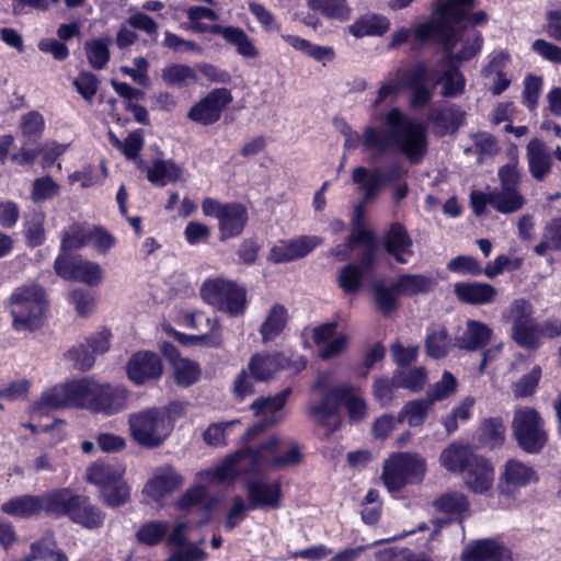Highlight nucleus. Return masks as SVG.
<instances>
[{
    "label": "nucleus",
    "instance_id": "obj_1",
    "mask_svg": "<svg viewBox=\"0 0 561 561\" xmlns=\"http://www.w3.org/2000/svg\"><path fill=\"white\" fill-rule=\"evenodd\" d=\"M380 121L388 131L366 126L362 136L364 148L373 152L371 160L380 159L396 145L411 163H419L427 150L426 128L398 107L381 113Z\"/></svg>",
    "mask_w": 561,
    "mask_h": 561
},
{
    "label": "nucleus",
    "instance_id": "obj_2",
    "mask_svg": "<svg viewBox=\"0 0 561 561\" xmlns=\"http://www.w3.org/2000/svg\"><path fill=\"white\" fill-rule=\"evenodd\" d=\"M333 374H319L312 387L320 398L312 400L307 407L308 417L318 426L325 430L327 435L336 431L341 425L340 404L344 402L351 420L362 421L366 416V404L358 392L350 386L332 387Z\"/></svg>",
    "mask_w": 561,
    "mask_h": 561
},
{
    "label": "nucleus",
    "instance_id": "obj_3",
    "mask_svg": "<svg viewBox=\"0 0 561 561\" xmlns=\"http://www.w3.org/2000/svg\"><path fill=\"white\" fill-rule=\"evenodd\" d=\"M279 449V439L271 437L257 449H242L228 457L225 462L211 470L197 473L198 481L217 480L219 482H231L242 473H260L263 470H273L274 459Z\"/></svg>",
    "mask_w": 561,
    "mask_h": 561
},
{
    "label": "nucleus",
    "instance_id": "obj_4",
    "mask_svg": "<svg viewBox=\"0 0 561 561\" xmlns=\"http://www.w3.org/2000/svg\"><path fill=\"white\" fill-rule=\"evenodd\" d=\"M12 327L19 332H34L44 322L47 300L38 285L19 287L10 298Z\"/></svg>",
    "mask_w": 561,
    "mask_h": 561
},
{
    "label": "nucleus",
    "instance_id": "obj_5",
    "mask_svg": "<svg viewBox=\"0 0 561 561\" xmlns=\"http://www.w3.org/2000/svg\"><path fill=\"white\" fill-rule=\"evenodd\" d=\"M128 428L131 439L141 447L161 446L172 432L169 413L162 408H146L128 415Z\"/></svg>",
    "mask_w": 561,
    "mask_h": 561
},
{
    "label": "nucleus",
    "instance_id": "obj_6",
    "mask_svg": "<svg viewBox=\"0 0 561 561\" xmlns=\"http://www.w3.org/2000/svg\"><path fill=\"white\" fill-rule=\"evenodd\" d=\"M201 297L208 305L229 317L242 316L248 307L247 288L224 277L206 279L201 287Z\"/></svg>",
    "mask_w": 561,
    "mask_h": 561
},
{
    "label": "nucleus",
    "instance_id": "obj_7",
    "mask_svg": "<svg viewBox=\"0 0 561 561\" xmlns=\"http://www.w3.org/2000/svg\"><path fill=\"white\" fill-rule=\"evenodd\" d=\"M426 460L419 454L397 453L383 463L382 480L389 492H397L409 483L424 479Z\"/></svg>",
    "mask_w": 561,
    "mask_h": 561
},
{
    "label": "nucleus",
    "instance_id": "obj_8",
    "mask_svg": "<svg viewBox=\"0 0 561 561\" xmlns=\"http://www.w3.org/2000/svg\"><path fill=\"white\" fill-rule=\"evenodd\" d=\"M512 432L518 446L528 454H538L548 440L543 419L531 407L515 409Z\"/></svg>",
    "mask_w": 561,
    "mask_h": 561
},
{
    "label": "nucleus",
    "instance_id": "obj_9",
    "mask_svg": "<svg viewBox=\"0 0 561 561\" xmlns=\"http://www.w3.org/2000/svg\"><path fill=\"white\" fill-rule=\"evenodd\" d=\"M128 392L122 386L101 385L93 379H82L81 408L106 415L117 413L127 405Z\"/></svg>",
    "mask_w": 561,
    "mask_h": 561
},
{
    "label": "nucleus",
    "instance_id": "obj_10",
    "mask_svg": "<svg viewBox=\"0 0 561 561\" xmlns=\"http://www.w3.org/2000/svg\"><path fill=\"white\" fill-rule=\"evenodd\" d=\"M534 308L525 299L514 300L503 312V318L512 324V337L522 347L537 348L541 340V327L533 317Z\"/></svg>",
    "mask_w": 561,
    "mask_h": 561
},
{
    "label": "nucleus",
    "instance_id": "obj_11",
    "mask_svg": "<svg viewBox=\"0 0 561 561\" xmlns=\"http://www.w3.org/2000/svg\"><path fill=\"white\" fill-rule=\"evenodd\" d=\"M82 379L69 383L55 386L42 393L41 398L33 404L34 413L47 414L51 410L76 407L81 408L82 403Z\"/></svg>",
    "mask_w": 561,
    "mask_h": 561
},
{
    "label": "nucleus",
    "instance_id": "obj_12",
    "mask_svg": "<svg viewBox=\"0 0 561 561\" xmlns=\"http://www.w3.org/2000/svg\"><path fill=\"white\" fill-rule=\"evenodd\" d=\"M57 275L68 280H80L90 286H98L103 279L101 266L81 256L59 254L54 263Z\"/></svg>",
    "mask_w": 561,
    "mask_h": 561
},
{
    "label": "nucleus",
    "instance_id": "obj_13",
    "mask_svg": "<svg viewBox=\"0 0 561 561\" xmlns=\"http://www.w3.org/2000/svg\"><path fill=\"white\" fill-rule=\"evenodd\" d=\"M474 7V0H446L439 1L436 4V12L440 16V25L437 23L421 24L415 28V36L420 41H426L436 35H439L445 27H450L451 24H458L465 18L467 10Z\"/></svg>",
    "mask_w": 561,
    "mask_h": 561
},
{
    "label": "nucleus",
    "instance_id": "obj_14",
    "mask_svg": "<svg viewBox=\"0 0 561 561\" xmlns=\"http://www.w3.org/2000/svg\"><path fill=\"white\" fill-rule=\"evenodd\" d=\"M290 389H284L275 396L260 397L252 404L253 413L262 419L248 431L249 438H252L263 432L265 428L273 426L282 421V410L286 403Z\"/></svg>",
    "mask_w": 561,
    "mask_h": 561
},
{
    "label": "nucleus",
    "instance_id": "obj_15",
    "mask_svg": "<svg viewBox=\"0 0 561 561\" xmlns=\"http://www.w3.org/2000/svg\"><path fill=\"white\" fill-rule=\"evenodd\" d=\"M231 92L226 88L210 91L197 104L191 107L187 117L203 125H210L220 119L224 108L232 102Z\"/></svg>",
    "mask_w": 561,
    "mask_h": 561
},
{
    "label": "nucleus",
    "instance_id": "obj_16",
    "mask_svg": "<svg viewBox=\"0 0 561 561\" xmlns=\"http://www.w3.org/2000/svg\"><path fill=\"white\" fill-rule=\"evenodd\" d=\"M432 82L443 85L440 93L445 98H455L463 92L466 79L455 65L454 54H446L433 65Z\"/></svg>",
    "mask_w": 561,
    "mask_h": 561
},
{
    "label": "nucleus",
    "instance_id": "obj_17",
    "mask_svg": "<svg viewBox=\"0 0 561 561\" xmlns=\"http://www.w3.org/2000/svg\"><path fill=\"white\" fill-rule=\"evenodd\" d=\"M184 483V477L174 467L165 465L153 470L142 492L151 500L159 502L167 495L180 490Z\"/></svg>",
    "mask_w": 561,
    "mask_h": 561
},
{
    "label": "nucleus",
    "instance_id": "obj_18",
    "mask_svg": "<svg viewBox=\"0 0 561 561\" xmlns=\"http://www.w3.org/2000/svg\"><path fill=\"white\" fill-rule=\"evenodd\" d=\"M482 35L480 32L473 31L470 34H465L457 28V24H451L450 27H445L440 34V42L446 50V54H453L451 50L456 45L461 42V50L454 54V61H466L474 57L482 46Z\"/></svg>",
    "mask_w": 561,
    "mask_h": 561
},
{
    "label": "nucleus",
    "instance_id": "obj_19",
    "mask_svg": "<svg viewBox=\"0 0 561 561\" xmlns=\"http://www.w3.org/2000/svg\"><path fill=\"white\" fill-rule=\"evenodd\" d=\"M460 561H511V551L495 538H481L467 542Z\"/></svg>",
    "mask_w": 561,
    "mask_h": 561
},
{
    "label": "nucleus",
    "instance_id": "obj_20",
    "mask_svg": "<svg viewBox=\"0 0 561 561\" xmlns=\"http://www.w3.org/2000/svg\"><path fill=\"white\" fill-rule=\"evenodd\" d=\"M336 327V322H328L316 327L312 331V339L316 345L319 346V357L321 359L337 357L348 347L351 335L340 333L334 336Z\"/></svg>",
    "mask_w": 561,
    "mask_h": 561
},
{
    "label": "nucleus",
    "instance_id": "obj_21",
    "mask_svg": "<svg viewBox=\"0 0 561 561\" xmlns=\"http://www.w3.org/2000/svg\"><path fill=\"white\" fill-rule=\"evenodd\" d=\"M322 239L316 236H301L299 238L279 241L270 251L267 260L275 263H287L299 260L314 250Z\"/></svg>",
    "mask_w": 561,
    "mask_h": 561
},
{
    "label": "nucleus",
    "instance_id": "obj_22",
    "mask_svg": "<svg viewBox=\"0 0 561 561\" xmlns=\"http://www.w3.org/2000/svg\"><path fill=\"white\" fill-rule=\"evenodd\" d=\"M163 373L159 356L151 352H138L127 363L128 378L136 385L158 379Z\"/></svg>",
    "mask_w": 561,
    "mask_h": 561
},
{
    "label": "nucleus",
    "instance_id": "obj_23",
    "mask_svg": "<svg viewBox=\"0 0 561 561\" xmlns=\"http://www.w3.org/2000/svg\"><path fill=\"white\" fill-rule=\"evenodd\" d=\"M538 481L539 476L531 466L514 458L505 462L501 474L502 492L506 493H513Z\"/></svg>",
    "mask_w": 561,
    "mask_h": 561
},
{
    "label": "nucleus",
    "instance_id": "obj_24",
    "mask_svg": "<svg viewBox=\"0 0 561 561\" xmlns=\"http://www.w3.org/2000/svg\"><path fill=\"white\" fill-rule=\"evenodd\" d=\"M466 486L477 494L488 492L494 482V468L484 457L477 455L465 471Z\"/></svg>",
    "mask_w": 561,
    "mask_h": 561
},
{
    "label": "nucleus",
    "instance_id": "obj_25",
    "mask_svg": "<svg viewBox=\"0 0 561 561\" xmlns=\"http://www.w3.org/2000/svg\"><path fill=\"white\" fill-rule=\"evenodd\" d=\"M247 490L252 508L274 510L280 504L282 489L278 482L250 481Z\"/></svg>",
    "mask_w": 561,
    "mask_h": 561
},
{
    "label": "nucleus",
    "instance_id": "obj_26",
    "mask_svg": "<svg viewBox=\"0 0 561 561\" xmlns=\"http://www.w3.org/2000/svg\"><path fill=\"white\" fill-rule=\"evenodd\" d=\"M412 239L404 228L399 222H393L383 239V247L386 251L392 255L400 264H407L409 257L413 255Z\"/></svg>",
    "mask_w": 561,
    "mask_h": 561
},
{
    "label": "nucleus",
    "instance_id": "obj_27",
    "mask_svg": "<svg viewBox=\"0 0 561 561\" xmlns=\"http://www.w3.org/2000/svg\"><path fill=\"white\" fill-rule=\"evenodd\" d=\"M526 158L534 180L541 182L550 174L553 160L543 141L538 138L531 139L527 145Z\"/></svg>",
    "mask_w": 561,
    "mask_h": 561
},
{
    "label": "nucleus",
    "instance_id": "obj_28",
    "mask_svg": "<svg viewBox=\"0 0 561 561\" xmlns=\"http://www.w3.org/2000/svg\"><path fill=\"white\" fill-rule=\"evenodd\" d=\"M454 294L465 304L486 305L495 299L497 290L486 283L460 282L454 285Z\"/></svg>",
    "mask_w": 561,
    "mask_h": 561
},
{
    "label": "nucleus",
    "instance_id": "obj_29",
    "mask_svg": "<svg viewBox=\"0 0 561 561\" xmlns=\"http://www.w3.org/2000/svg\"><path fill=\"white\" fill-rule=\"evenodd\" d=\"M492 329L477 320H468L465 331L456 337V345L466 351L483 348L492 339Z\"/></svg>",
    "mask_w": 561,
    "mask_h": 561
},
{
    "label": "nucleus",
    "instance_id": "obj_30",
    "mask_svg": "<svg viewBox=\"0 0 561 561\" xmlns=\"http://www.w3.org/2000/svg\"><path fill=\"white\" fill-rule=\"evenodd\" d=\"M219 221L220 239L226 240L241 234L248 221V213L241 204H227Z\"/></svg>",
    "mask_w": 561,
    "mask_h": 561
},
{
    "label": "nucleus",
    "instance_id": "obj_31",
    "mask_svg": "<svg viewBox=\"0 0 561 561\" xmlns=\"http://www.w3.org/2000/svg\"><path fill=\"white\" fill-rule=\"evenodd\" d=\"M352 180L357 184L363 202L376 199L383 186L380 169L369 170L365 167H356L352 172Z\"/></svg>",
    "mask_w": 561,
    "mask_h": 561
},
{
    "label": "nucleus",
    "instance_id": "obj_32",
    "mask_svg": "<svg viewBox=\"0 0 561 561\" xmlns=\"http://www.w3.org/2000/svg\"><path fill=\"white\" fill-rule=\"evenodd\" d=\"M69 517L73 523L87 529H98L103 525L105 514L87 497L78 495Z\"/></svg>",
    "mask_w": 561,
    "mask_h": 561
},
{
    "label": "nucleus",
    "instance_id": "obj_33",
    "mask_svg": "<svg viewBox=\"0 0 561 561\" xmlns=\"http://www.w3.org/2000/svg\"><path fill=\"white\" fill-rule=\"evenodd\" d=\"M287 366L288 359L280 354L254 355L248 364V370L253 375L255 380L265 381Z\"/></svg>",
    "mask_w": 561,
    "mask_h": 561
},
{
    "label": "nucleus",
    "instance_id": "obj_34",
    "mask_svg": "<svg viewBox=\"0 0 561 561\" xmlns=\"http://www.w3.org/2000/svg\"><path fill=\"white\" fill-rule=\"evenodd\" d=\"M78 495L72 494L69 489H59L39 495L42 512L51 515H68L77 501Z\"/></svg>",
    "mask_w": 561,
    "mask_h": 561
},
{
    "label": "nucleus",
    "instance_id": "obj_35",
    "mask_svg": "<svg viewBox=\"0 0 561 561\" xmlns=\"http://www.w3.org/2000/svg\"><path fill=\"white\" fill-rule=\"evenodd\" d=\"M3 514L18 518H31L42 513L39 495L13 496L1 504Z\"/></svg>",
    "mask_w": 561,
    "mask_h": 561
},
{
    "label": "nucleus",
    "instance_id": "obj_36",
    "mask_svg": "<svg viewBox=\"0 0 561 561\" xmlns=\"http://www.w3.org/2000/svg\"><path fill=\"white\" fill-rule=\"evenodd\" d=\"M373 297L376 309L385 317L390 316L399 307V296L396 282L376 280L373 286Z\"/></svg>",
    "mask_w": 561,
    "mask_h": 561
},
{
    "label": "nucleus",
    "instance_id": "obj_37",
    "mask_svg": "<svg viewBox=\"0 0 561 561\" xmlns=\"http://www.w3.org/2000/svg\"><path fill=\"white\" fill-rule=\"evenodd\" d=\"M476 457L477 454L471 448L453 444L442 451L439 462L446 470L456 473L466 471Z\"/></svg>",
    "mask_w": 561,
    "mask_h": 561
},
{
    "label": "nucleus",
    "instance_id": "obj_38",
    "mask_svg": "<svg viewBox=\"0 0 561 561\" xmlns=\"http://www.w3.org/2000/svg\"><path fill=\"white\" fill-rule=\"evenodd\" d=\"M492 193V207L501 214L517 213L526 204V198L519 188L500 187Z\"/></svg>",
    "mask_w": 561,
    "mask_h": 561
},
{
    "label": "nucleus",
    "instance_id": "obj_39",
    "mask_svg": "<svg viewBox=\"0 0 561 561\" xmlns=\"http://www.w3.org/2000/svg\"><path fill=\"white\" fill-rule=\"evenodd\" d=\"M465 112L457 106H449L442 110H434L430 119L440 135L455 133L465 121Z\"/></svg>",
    "mask_w": 561,
    "mask_h": 561
},
{
    "label": "nucleus",
    "instance_id": "obj_40",
    "mask_svg": "<svg viewBox=\"0 0 561 561\" xmlns=\"http://www.w3.org/2000/svg\"><path fill=\"white\" fill-rule=\"evenodd\" d=\"M221 37L228 45L233 46L240 56L244 58H256L259 56V49L241 27L225 26L221 31Z\"/></svg>",
    "mask_w": 561,
    "mask_h": 561
},
{
    "label": "nucleus",
    "instance_id": "obj_41",
    "mask_svg": "<svg viewBox=\"0 0 561 561\" xmlns=\"http://www.w3.org/2000/svg\"><path fill=\"white\" fill-rule=\"evenodd\" d=\"M389 20L381 15H365L348 26V32L356 38L381 36L389 30Z\"/></svg>",
    "mask_w": 561,
    "mask_h": 561
},
{
    "label": "nucleus",
    "instance_id": "obj_42",
    "mask_svg": "<svg viewBox=\"0 0 561 561\" xmlns=\"http://www.w3.org/2000/svg\"><path fill=\"white\" fill-rule=\"evenodd\" d=\"M404 69L397 68L390 71L377 91V96L373 103L375 108L379 107L386 102H394L399 93L404 87L403 82Z\"/></svg>",
    "mask_w": 561,
    "mask_h": 561
},
{
    "label": "nucleus",
    "instance_id": "obj_43",
    "mask_svg": "<svg viewBox=\"0 0 561 561\" xmlns=\"http://www.w3.org/2000/svg\"><path fill=\"white\" fill-rule=\"evenodd\" d=\"M91 227L72 222L61 233L60 250L66 254L73 250H79L91 242Z\"/></svg>",
    "mask_w": 561,
    "mask_h": 561
},
{
    "label": "nucleus",
    "instance_id": "obj_44",
    "mask_svg": "<svg viewBox=\"0 0 561 561\" xmlns=\"http://www.w3.org/2000/svg\"><path fill=\"white\" fill-rule=\"evenodd\" d=\"M287 309L282 305H274L260 328L263 342L272 341L279 335L287 324Z\"/></svg>",
    "mask_w": 561,
    "mask_h": 561
},
{
    "label": "nucleus",
    "instance_id": "obj_45",
    "mask_svg": "<svg viewBox=\"0 0 561 561\" xmlns=\"http://www.w3.org/2000/svg\"><path fill=\"white\" fill-rule=\"evenodd\" d=\"M112 38L100 37L84 43V51L89 65L96 70L104 69L110 60Z\"/></svg>",
    "mask_w": 561,
    "mask_h": 561
},
{
    "label": "nucleus",
    "instance_id": "obj_46",
    "mask_svg": "<svg viewBox=\"0 0 561 561\" xmlns=\"http://www.w3.org/2000/svg\"><path fill=\"white\" fill-rule=\"evenodd\" d=\"M181 175L182 169L171 160H156L147 170V179L159 186L176 182Z\"/></svg>",
    "mask_w": 561,
    "mask_h": 561
},
{
    "label": "nucleus",
    "instance_id": "obj_47",
    "mask_svg": "<svg viewBox=\"0 0 561 561\" xmlns=\"http://www.w3.org/2000/svg\"><path fill=\"white\" fill-rule=\"evenodd\" d=\"M161 79L167 85L183 88L197 81L196 71L184 64H173L161 70Z\"/></svg>",
    "mask_w": 561,
    "mask_h": 561
},
{
    "label": "nucleus",
    "instance_id": "obj_48",
    "mask_svg": "<svg viewBox=\"0 0 561 561\" xmlns=\"http://www.w3.org/2000/svg\"><path fill=\"white\" fill-rule=\"evenodd\" d=\"M433 405L427 398L409 401L400 411L399 421H405L411 427H419L424 423Z\"/></svg>",
    "mask_w": 561,
    "mask_h": 561
},
{
    "label": "nucleus",
    "instance_id": "obj_49",
    "mask_svg": "<svg viewBox=\"0 0 561 561\" xmlns=\"http://www.w3.org/2000/svg\"><path fill=\"white\" fill-rule=\"evenodd\" d=\"M307 5L329 19L345 21L351 16L346 0H308Z\"/></svg>",
    "mask_w": 561,
    "mask_h": 561
},
{
    "label": "nucleus",
    "instance_id": "obj_50",
    "mask_svg": "<svg viewBox=\"0 0 561 561\" xmlns=\"http://www.w3.org/2000/svg\"><path fill=\"white\" fill-rule=\"evenodd\" d=\"M434 282L431 277L420 274H405L398 277L396 288L401 295L414 296L432 289Z\"/></svg>",
    "mask_w": 561,
    "mask_h": 561
},
{
    "label": "nucleus",
    "instance_id": "obj_51",
    "mask_svg": "<svg viewBox=\"0 0 561 561\" xmlns=\"http://www.w3.org/2000/svg\"><path fill=\"white\" fill-rule=\"evenodd\" d=\"M437 511L447 514H462L468 511L469 502L467 496L458 491H449L434 501Z\"/></svg>",
    "mask_w": 561,
    "mask_h": 561
},
{
    "label": "nucleus",
    "instance_id": "obj_52",
    "mask_svg": "<svg viewBox=\"0 0 561 561\" xmlns=\"http://www.w3.org/2000/svg\"><path fill=\"white\" fill-rule=\"evenodd\" d=\"M458 390V380L450 373L445 370L442 378L430 386L426 398L434 404L437 401H443L455 394Z\"/></svg>",
    "mask_w": 561,
    "mask_h": 561
},
{
    "label": "nucleus",
    "instance_id": "obj_53",
    "mask_svg": "<svg viewBox=\"0 0 561 561\" xmlns=\"http://www.w3.org/2000/svg\"><path fill=\"white\" fill-rule=\"evenodd\" d=\"M122 473L113 466L94 462L87 469V481L100 488V491L106 488L119 478Z\"/></svg>",
    "mask_w": 561,
    "mask_h": 561
},
{
    "label": "nucleus",
    "instance_id": "obj_54",
    "mask_svg": "<svg viewBox=\"0 0 561 561\" xmlns=\"http://www.w3.org/2000/svg\"><path fill=\"white\" fill-rule=\"evenodd\" d=\"M44 224L45 214L42 211H34L26 217L24 234L30 247L34 248L44 243L46 239Z\"/></svg>",
    "mask_w": 561,
    "mask_h": 561
},
{
    "label": "nucleus",
    "instance_id": "obj_55",
    "mask_svg": "<svg viewBox=\"0 0 561 561\" xmlns=\"http://www.w3.org/2000/svg\"><path fill=\"white\" fill-rule=\"evenodd\" d=\"M500 187L519 188L522 173L518 169V156L516 149L510 151V160L497 171Z\"/></svg>",
    "mask_w": 561,
    "mask_h": 561
},
{
    "label": "nucleus",
    "instance_id": "obj_56",
    "mask_svg": "<svg viewBox=\"0 0 561 561\" xmlns=\"http://www.w3.org/2000/svg\"><path fill=\"white\" fill-rule=\"evenodd\" d=\"M365 273L356 263H350L340 270L337 283L345 294H355L362 287Z\"/></svg>",
    "mask_w": 561,
    "mask_h": 561
},
{
    "label": "nucleus",
    "instance_id": "obj_57",
    "mask_svg": "<svg viewBox=\"0 0 561 561\" xmlns=\"http://www.w3.org/2000/svg\"><path fill=\"white\" fill-rule=\"evenodd\" d=\"M426 352L431 357L440 358L446 356L453 347L451 339L445 329L430 333L425 341Z\"/></svg>",
    "mask_w": 561,
    "mask_h": 561
},
{
    "label": "nucleus",
    "instance_id": "obj_58",
    "mask_svg": "<svg viewBox=\"0 0 561 561\" xmlns=\"http://www.w3.org/2000/svg\"><path fill=\"white\" fill-rule=\"evenodd\" d=\"M100 496L107 506L118 507L129 500V488L121 476L113 484L101 490Z\"/></svg>",
    "mask_w": 561,
    "mask_h": 561
},
{
    "label": "nucleus",
    "instance_id": "obj_59",
    "mask_svg": "<svg viewBox=\"0 0 561 561\" xmlns=\"http://www.w3.org/2000/svg\"><path fill=\"white\" fill-rule=\"evenodd\" d=\"M110 140L129 160L137 158L138 152L141 150L145 144L144 131L140 129L130 133L123 141L119 140L113 133H110Z\"/></svg>",
    "mask_w": 561,
    "mask_h": 561
},
{
    "label": "nucleus",
    "instance_id": "obj_60",
    "mask_svg": "<svg viewBox=\"0 0 561 561\" xmlns=\"http://www.w3.org/2000/svg\"><path fill=\"white\" fill-rule=\"evenodd\" d=\"M172 366L175 381L183 387L196 382L201 375L198 365L187 358L176 359Z\"/></svg>",
    "mask_w": 561,
    "mask_h": 561
},
{
    "label": "nucleus",
    "instance_id": "obj_61",
    "mask_svg": "<svg viewBox=\"0 0 561 561\" xmlns=\"http://www.w3.org/2000/svg\"><path fill=\"white\" fill-rule=\"evenodd\" d=\"M427 380L426 370L423 367H414L400 371L396 376V385L413 392L421 391Z\"/></svg>",
    "mask_w": 561,
    "mask_h": 561
},
{
    "label": "nucleus",
    "instance_id": "obj_62",
    "mask_svg": "<svg viewBox=\"0 0 561 561\" xmlns=\"http://www.w3.org/2000/svg\"><path fill=\"white\" fill-rule=\"evenodd\" d=\"M168 524L161 520H152L144 524L136 533L139 542L154 546L159 543L168 531Z\"/></svg>",
    "mask_w": 561,
    "mask_h": 561
},
{
    "label": "nucleus",
    "instance_id": "obj_63",
    "mask_svg": "<svg viewBox=\"0 0 561 561\" xmlns=\"http://www.w3.org/2000/svg\"><path fill=\"white\" fill-rule=\"evenodd\" d=\"M60 186L50 176L35 179L32 186L31 197L34 202H44L59 194Z\"/></svg>",
    "mask_w": 561,
    "mask_h": 561
},
{
    "label": "nucleus",
    "instance_id": "obj_64",
    "mask_svg": "<svg viewBox=\"0 0 561 561\" xmlns=\"http://www.w3.org/2000/svg\"><path fill=\"white\" fill-rule=\"evenodd\" d=\"M541 378V369L535 366L528 374L524 375L514 386L513 393L516 398H525L533 394Z\"/></svg>",
    "mask_w": 561,
    "mask_h": 561
}]
</instances>
